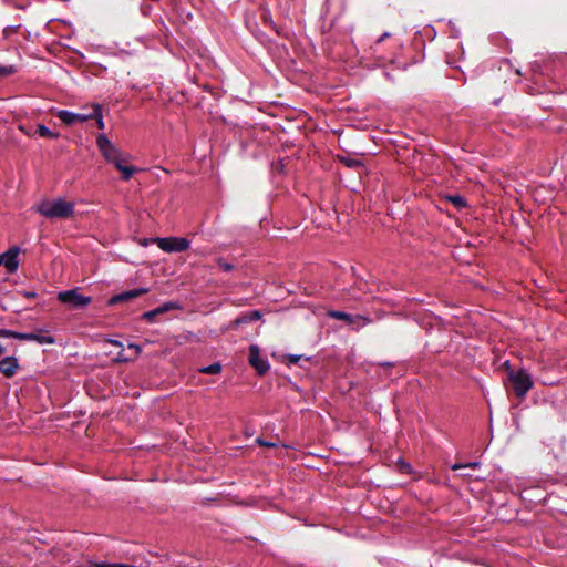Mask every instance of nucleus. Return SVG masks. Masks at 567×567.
Wrapping results in <instances>:
<instances>
[{"instance_id": "1", "label": "nucleus", "mask_w": 567, "mask_h": 567, "mask_svg": "<svg viewBox=\"0 0 567 567\" xmlns=\"http://www.w3.org/2000/svg\"><path fill=\"white\" fill-rule=\"evenodd\" d=\"M38 212L50 219L60 218L66 219L73 216L74 214V204L71 202H66L62 198H58L55 200H44L39 207Z\"/></svg>"}, {"instance_id": "2", "label": "nucleus", "mask_w": 567, "mask_h": 567, "mask_svg": "<svg viewBox=\"0 0 567 567\" xmlns=\"http://www.w3.org/2000/svg\"><path fill=\"white\" fill-rule=\"evenodd\" d=\"M96 145L104 159L115 168L128 163L130 155L116 147L106 135L100 134L96 137Z\"/></svg>"}, {"instance_id": "3", "label": "nucleus", "mask_w": 567, "mask_h": 567, "mask_svg": "<svg viewBox=\"0 0 567 567\" xmlns=\"http://www.w3.org/2000/svg\"><path fill=\"white\" fill-rule=\"evenodd\" d=\"M504 365L507 370V379L511 382L516 396L524 398L534 385L530 375L524 369H519L517 371L511 369L508 362H505Z\"/></svg>"}, {"instance_id": "4", "label": "nucleus", "mask_w": 567, "mask_h": 567, "mask_svg": "<svg viewBox=\"0 0 567 567\" xmlns=\"http://www.w3.org/2000/svg\"><path fill=\"white\" fill-rule=\"evenodd\" d=\"M162 38L163 44L174 54L179 55L182 59L190 56L192 52L195 53L197 49V42L194 38Z\"/></svg>"}, {"instance_id": "5", "label": "nucleus", "mask_w": 567, "mask_h": 567, "mask_svg": "<svg viewBox=\"0 0 567 567\" xmlns=\"http://www.w3.org/2000/svg\"><path fill=\"white\" fill-rule=\"evenodd\" d=\"M56 298L61 303L68 305L72 309H84L92 302L91 297L80 293V288L60 291Z\"/></svg>"}, {"instance_id": "6", "label": "nucleus", "mask_w": 567, "mask_h": 567, "mask_svg": "<svg viewBox=\"0 0 567 567\" xmlns=\"http://www.w3.org/2000/svg\"><path fill=\"white\" fill-rule=\"evenodd\" d=\"M157 246L167 252H182L189 248V240L186 238H177V237H169V238H156Z\"/></svg>"}, {"instance_id": "7", "label": "nucleus", "mask_w": 567, "mask_h": 567, "mask_svg": "<svg viewBox=\"0 0 567 567\" xmlns=\"http://www.w3.org/2000/svg\"><path fill=\"white\" fill-rule=\"evenodd\" d=\"M248 360L258 375H265L270 369L268 361L260 357V349L257 344H251L249 347Z\"/></svg>"}, {"instance_id": "8", "label": "nucleus", "mask_w": 567, "mask_h": 567, "mask_svg": "<svg viewBox=\"0 0 567 567\" xmlns=\"http://www.w3.org/2000/svg\"><path fill=\"white\" fill-rule=\"evenodd\" d=\"M148 291H150L148 288H135V289H132L128 291H124V292L112 296L109 299L107 305L114 306V305L122 303V302H128L137 297H141V296L147 293Z\"/></svg>"}, {"instance_id": "9", "label": "nucleus", "mask_w": 567, "mask_h": 567, "mask_svg": "<svg viewBox=\"0 0 567 567\" xmlns=\"http://www.w3.org/2000/svg\"><path fill=\"white\" fill-rule=\"evenodd\" d=\"M18 340L21 341H37L40 344H53L55 339L48 334L45 330L39 329L37 332L23 333L18 336Z\"/></svg>"}, {"instance_id": "10", "label": "nucleus", "mask_w": 567, "mask_h": 567, "mask_svg": "<svg viewBox=\"0 0 567 567\" xmlns=\"http://www.w3.org/2000/svg\"><path fill=\"white\" fill-rule=\"evenodd\" d=\"M56 116L65 124L73 125L76 122H86L91 120L90 113H73L66 110H61L56 112Z\"/></svg>"}, {"instance_id": "11", "label": "nucleus", "mask_w": 567, "mask_h": 567, "mask_svg": "<svg viewBox=\"0 0 567 567\" xmlns=\"http://www.w3.org/2000/svg\"><path fill=\"white\" fill-rule=\"evenodd\" d=\"M175 309H181V306L177 302L168 301L151 311L144 312L141 318L147 322H153L157 316Z\"/></svg>"}, {"instance_id": "12", "label": "nucleus", "mask_w": 567, "mask_h": 567, "mask_svg": "<svg viewBox=\"0 0 567 567\" xmlns=\"http://www.w3.org/2000/svg\"><path fill=\"white\" fill-rule=\"evenodd\" d=\"M19 247H11L8 251L1 255V258L3 259V265L10 274H13L19 267Z\"/></svg>"}, {"instance_id": "13", "label": "nucleus", "mask_w": 567, "mask_h": 567, "mask_svg": "<svg viewBox=\"0 0 567 567\" xmlns=\"http://www.w3.org/2000/svg\"><path fill=\"white\" fill-rule=\"evenodd\" d=\"M0 363L1 373L8 379L12 378L20 368L18 359L16 357H6L0 360Z\"/></svg>"}, {"instance_id": "14", "label": "nucleus", "mask_w": 567, "mask_h": 567, "mask_svg": "<svg viewBox=\"0 0 567 567\" xmlns=\"http://www.w3.org/2000/svg\"><path fill=\"white\" fill-rule=\"evenodd\" d=\"M329 317L333 318V319H337V320H343L346 321L348 324H354L357 323L358 321H363V322H369L370 320L360 316V315H350V313H347V312H343V311H338V310H333V311H330L329 312Z\"/></svg>"}, {"instance_id": "15", "label": "nucleus", "mask_w": 567, "mask_h": 567, "mask_svg": "<svg viewBox=\"0 0 567 567\" xmlns=\"http://www.w3.org/2000/svg\"><path fill=\"white\" fill-rule=\"evenodd\" d=\"M90 109L92 110V112H90L91 120H95L97 127L100 130H104L105 125H104V121H103L102 106L100 104L95 103V104H92L90 106Z\"/></svg>"}, {"instance_id": "16", "label": "nucleus", "mask_w": 567, "mask_h": 567, "mask_svg": "<svg viewBox=\"0 0 567 567\" xmlns=\"http://www.w3.org/2000/svg\"><path fill=\"white\" fill-rule=\"evenodd\" d=\"M116 169L122 173V179H124V181H128L133 176L134 173L140 171L137 167L130 166L126 164H122Z\"/></svg>"}, {"instance_id": "17", "label": "nucleus", "mask_w": 567, "mask_h": 567, "mask_svg": "<svg viewBox=\"0 0 567 567\" xmlns=\"http://www.w3.org/2000/svg\"><path fill=\"white\" fill-rule=\"evenodd\" d=\"M37 133L41 137H48V138H58L60 136L59 133H54L51 130H49L45 125L39 124L37 127Z\"/></svg>"}, {"instance_id": "18", "label": "nucleus", "mask_w": 567, "mask_h": 567, "mask_svg": "<svg viewBox=\"0 0 567 567\" xmlns=\"http://www.w3.org/2000/svg\"><path fill=\"white\" fill-rule=\"evenodd\" d=\"M340 162L343 163L347 167H350V168H357V167H361L363 166L362 162L360 159H357V158H352V157H340Z\"/></svg>"}, {"instance_id": "19", "label": "nucleus", "mask_w": 567, "mask_h": 567, "mask_svg": "<svg viewBox=\"0 0 567 567\" xmlns=\"http://www.w3.org/2000/svg\"><path fill=\"white\" fill-rule=\"evenodd\" d=\"M447 200L458 209L466 207V200L461 195H450L447 196Z\"/></svg>"}, {"instance_id": "20", "label": "nucleus", "mask_w": 567, "mask_h": 567, "mask_svg": "<svg viewBox=\"0 0 567 567\" xmlns=\"http://www.w3.org/2000/svg\"><path fill=\"white\" fill-rule=\"evenodd\" d=\"M221 371V364L219 362H215L210 365L204 367L199 370V372L205 374H217Z\"/></svg>"}, {"instance_id": "21", "label": "nucleus", "mask_w": 567, "mask_h": 567, "mask_svg": "<svg viewBox=\"0 0 567 567\" xmlns=\"http://www.w3.org/2000/svg\"><path fill=\"white\" fill-rule=\"evenodd\" d=\"M250 322H251V320H250V317H249V315H248V312H247V313H243V315H240L239 317H237V318L231 322V324H233L234 327H238V326H240V324H247V323H250Z\"/></svg>"}, {"instance_id": "22", "label": "nucleus", "mask_w": 567, "mask_h": 567, "mask_svg": "<svg viewBox=\"0 0 567 567\" xmlns=\"http://www.w3.org/2000/svg\"><path fill=\"white\" fill-rule=\"evenodd\" d=\"M16 72V68L13 65H0V78H6Z\"/></svg>"}, {"instance_id": "23", "label": "nucleus", "mask_w": 567, "mask_h": 567, "mask_svg": "<svg viewBox=\"0 0 567 567\" xmlns=\"http://www.w3.org/2000/svg\"><path fill=\"white\" fill-rule=\"evenodd\" d=\"M480 465L478 462H471V463H467V464H454L452 466V470L453 471H457V470H463V468H476L477 466Z\"/></svg>"}, {"instance_id": "24", "label": "nucleus", "mask_w": 567, "mask_h": 567, "mask_svg": "<svg viewBox=\"0 0 567 567\" xmlns=\"http://www.w3.org/2000/svg\"><path fill=\"white\" fill-rule=\"evenodd\" d=\"M21 332L8 330V329H0V338H14L18 339V336H20Z\"/></svg>"}, {"instance_id": "25", "label": "nucleus", "mask_w": 567, "mask_h": 567, "mask_svg": "<svg viewBox=\"0 0 567 567\" xmlns=\"http://www.w3.org/2000/svg\"><path fill=\"white\" fill-rule=\"evenodd\" d=\"M217 265H218V267H219L223 271H230V270H233V269H234V266H233L230 262H228V261H226V260H224V259H221V258H219V259L217 260Z\"/></svg>"}, {"instance_id": "26", "label": "nucleus", "mask_w": 567, "mask_h": 567, "mask_svg": "<svg viewBox=\"0 0 567 567\" xmlns=\"http://www.w3.org/2000/svg\"><path fill=\"white\" fill-rule=\"evenodd\" d=\"M133 361V358L131 355H126L124 351L117 353V357L115 358V362L117 363H125Z\"/></svg>"}, {"instance_id": "27", "label": "nucleus", "mask_w": 567, "mask_h": 567, "mask_svg": "<svg viewBox=\"0 0 567 567\" xmlns=\"http://www.w3.org/2000/svg\"><path fill=\"white\" fill-rule=\"evenodd\" d=\"M128 349L134 351L133 355H131L133 358V360H135L142 351L141 346H138L136 343H130Z\"/></svg>"}, {"instance_id": "28", "label": "nucleus", "mask_w": 567, "mask_h": 567, "mask_svg": "<svg viewBox=\"0 0 567 567\" xmlns=\"http://www.w3.org/2000/svg\"><path fill=\"white\" fill-rule=\"evenodd\" d=\"M286 359L288 364H297L302 359V355L288 354Z\"/></svg>"}, {"instance_id": "29", "label": "nucleus", "mask_w": 567, "mask_h": 567, "mask_svg": "<svg viewBox=\"0 0 567 567\" xmlns=\"http://www.w3.org/2000/svg\"><path fill=\"white\" fill-rule=\"evenodd\" d=\"M94 567H136L133 565H126V564H95Z\"/></svg>"}, {"instance_id": "30", "label": "nucleus", "mask_w": 567, "mask_h": 567, "mask_svg": "<svg viewBox=\"0 0 567 567\" xmlns=\"http://www.w3.org/2000/svg\"><path fill=\"white\" fill-rule=\"evenodd\" d=\"M399 468L402 473H410L411 472V465L406 462H399Z\"/></svg>"}, {"instance_id": "31", "label": "nucleus", "mask_w": 567, "mask_h": 567, "mask_svg": "<svg viewBox=\"0 0 567 567\" xmlns=\"http://www.w3.org/2000/svg\"><path fill=\"white\" fill-rule=\"evenodd\" d=\"M251 322L257 321L261 318V312L259 310H252L248 312Z\"/></svg>"}, {"instance_id": "32", "label": "nucleus", "mask_w": 567, "mask_h": 567, "mask_svg": "<svg viewBox=\"0 0 567 567\" xmlns=\"http://www.w3.org/2000/svg\"><path fill=\"white\" fill-rule=\"evenodd\" d=\"M256 443H257L258 445H260V446H269V447L276 446V444H275V443L267 442V441H265V440H262V439H260V437H258V439L256 440Z\"/></svg>"}, {"instance_id": "33", "label": "nucleus", "mask_w": 567, "mask_h": 567, "mask_svg": "<svg viewBox=\"0 0 567 567\" xmlns=\"http://www.w3.org/2000/svg\"><path fill=\"white\" fill-rule=\"evenodd\" d=\"M9 30H10L11 32L18 33V32H20V25L14 27V28H11V27L6 28V29H4V35H7V33H8V31H9Z\"/></svg>"}, {"instance_id": "34", "label": "nucleus", "mask_w": 567, "mask_h": 567, "mask_svg": "<svg viewBox=\"0 0 567 567\" xmlns=\"http://www.w3.org/2000/svg\"><path fill=\"white\" fill-rule=\"evenodd\" d=\"M23 296H24L25 298L31 299V298H35V297H37V292H34V291H24V292H23Z\"/></svg>"}, {"instance_id": "35", "label": "nucleus", "mask_w": 567, "mask_h": 567, "mask_svg": "<svg viewBox=\"0 0 567 567\" xmlns=\"http://www.w3.org/2000/svg\"><path fill=\"white\" fill-rule=\"evenodd\" d=\"M109 343L115 346V347H120V348H123V343L118 340H109L107 341Z\"/></svg>"}, {"instance_id": "36", "label": "nucleus", "mask_w": 567, "mask_h": 567, "mask_svg": "<svg viewBox=\"0 0 567 567\" xmlns=\"http://www.w3.org/2000/svg\"><path fill=\"white\" fill-rule=\"evenodd\" d=\"M379 365L384 367V368H391V367L394 365V363H392V362H381V363H379Z\"/></svg>"}, {"instance_id": "37", "label": "nucleus", "mask_w": 567, "mask_h": 567, "mask_svg": "<svg viewBox=\"0 0 567 567\" xmlns=\"http://www.w3.org/2000/svg\"><path fill=\"white\" fill-rule=\"evenodd\" d=\"M6 352L4 346L0 343V357Z\"/></svg>"}, {"instance_id": "38", "label": "nucleus", "mask_w": 567, "mask_h": 567, "mask_svg": "<svg viewBox=\"0 0 567 567\" xmlns=\"http://www.w3.org/2000/svg\"><path fill=\"white\" fill-rule=\"evenodd\" d=\"M462 476H470V474L467 473V471H464V473L462 474Z\"/></svg>"}, {"instance_id": "39", "label": "nucleus", "mask_w": 567, "mask_h": 567, "mask_svg": "<svg viewBox=\"0 0 567 567\" xmlns=\"http://www.w3.org/2000/svg\"><path fill=\"white\" fill-rule=\"evenodd\" d=\"M462 476H470V474L467 473V471H464V473L462 474Z\"/></svg>"}]
</instances>
